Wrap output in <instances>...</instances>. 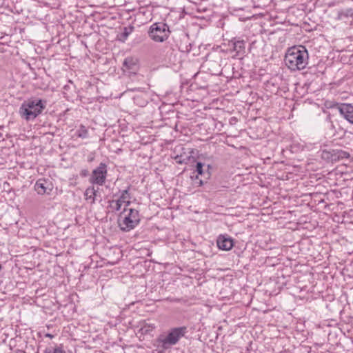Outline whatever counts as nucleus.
Instances as JSON below:
<instances>
[{
    "mask_svg": "<svg viewBox=\"0 0 353 353\" xmlns=\"http://www.w3.org/2000/svg\"><path fill=\"white\" fill-rule=\"evenodd\" d=\"M350 157V154L348 152L339 149L324 150L321 152V158L328 162H336L349 159Z\"/></svg>",
    "mask_w": 353,
    "mask_h": 353,
    "instance_id": "obj_6",
    "label": "nucleus"
},
{
    "mask_svg": "<svg viewBox=\"0 0 353 353\" xmlns=\"http://www.w3.org/2000/svg\"><path fill=\"white\" fill-rule=\"evenodd\" d=\"M131 201L130 199H127L123 204H124V208H128V207L130 205Z\"/></svg>",
    "mask_w": 353,
    "mask_h": 353,
    "instance_id": "obj_21",
    "label": "nucleus"
},
{
    "mask_svg": "<svg viewBox=\"0 0 353 353\" xmlns=\"http://www.w3.org/2000/svg\"><path fill=\"white\" fill-rule=\"evenodd\" d=\"M122 204L118 200H112L110 201V206L116 211L121 210Z\"/></svg>",
    "mask_w": 353,
    "mask_h": 353,
    "instance_id": "obj_18",
    "label": "nucleus"
},
{
    "mask_svg": "<svg viewBox=\"0 0 353 353\" xmlns=\"http://www.w3.org/2000/svg\"><path fill=\"white\" fill-rule=\"evenodd\" d=\"M47 181L44 179H39L34 185V189L39 194H44L47 192L48 188L46 186Z\"/></svg>",
    "mask_w": 353,
    "mask_h": 353,
    "instance_id": "obj_12",
    "label": "nucleus"
},
{
    "mask_svg": "<svg viewBox=\"0 0 353 353\" xmlns=\"http://www.w3.org/2000/svg\"><path fill=\"white\" fill-rule=\"evenodd\" d=\"M203 163H201V162H197L196 163V171L198 173V174H199V175L205 174V173L203 172Z\"/></svg>",
    "mask_w": 353,
    "mask_h": 353,
    "instance_id": "obj_19",
    "label": "nucleus"
},
{
    "mask_svg": "<svg viewBox=\"0 0 353 353\" xmlns=\"http://www.w3.org/2000/svg\"><path fill=\"white\" fill-rule=\"evenodd\" d=\"M97 192V190H95L93 186L88 187L84 192V196L85 200H90L91 203H94Z\"/></svg>",
    "mask_w": 353,
    "mask_h": 353,
    "instance_id": "obj_13",
    "label": "nucleus"
},
{
    "mask_svg": "<svg viewBox=\"0 0 353 353\" xmlns=\"http://www.w3.org/2000/svg\"><path fill=\"white\" fill-rule=\"evenodd\" d=\"M170 34L169 26L163 22L153 23L149 28L148 36L155 42H163Z\"/></svg>",
    "mask_w": 353,
    "mask_h": 353,
    "instance_id": "obj_5",
    "label": "nucleus"
},
{
    "mask_svg": "<svg viewBox=\"0 0 353 353\" xmlns=\"http://www.w3.org/2000/svg\"><path fill=\"white\" fill-rule=\"evenodd\" d=\"M44 353H65V352H64L62 345H61L54 348H52V347L47 348L45 350Z\"/></svg>",
    "mask_w": 353,
    "mask_h": 353,
    "instance_id": "obj_17",
    "label": "nucleus"
},
{
    "mask_svg": "<svg viewBox=\"0 0 353 353\" xmlns=\"http://www.w3.org/2000/svg\"><path fill=\"white\" fill-rule=\"evenodd\" d=\"M133 30L134 27L132 26L125 27L121 35V39L125 41L128 38V37L132 32Z\"/></svg>",
    "mask_w": 353,
    "mask_h": 353,
    "instance_id": "obj_16",
    "label": "nucleus"
},
{
    "mask_svg": "<svg viewBox=\"0 0 353 353\" xmlns=\"http://www.w3.org/2000/svg\"><path fill=\"white\" fill-rule=\"evenodd\" d=\"M107 176V165L104 163H101L96 168L92 173L90 178V182L92 184H97L103 185Z\"/></svg>",
    "mask_w": 353,
    "mask_h": 353,
    "instance_id": "obj_7",
    "label": "nucleus"
},
{
    "mask_svg": "<svg viewBox=\"0 0 353 353\" xmlns=\"http://www.w3.org/2000/svg\"><path fill=\"white\" fill-rule=\"evenodd\" d=\"M88 174H89V172L86 169H83L80 172V176H82V177L87 176L88 175Z\"/></svg>",
    "mask_w": 353,
    "mask_h": 353,
    "instance_id": "obj_20",
    "label": "nucleus"
},
{
    "mask_svg": "<svg viewBox=\"0 0 353 353\" xmlns=\"http://www.w3.org/2000/svg\"><path fill=\"white\" fill-rule=\"evenodd\" d=\"M46 101L42 99H28L19 108V114L26 121L33 120L46 108Z\"/></svg>",
    "mask_w": 353,
    "mask_h": 353,
    "instance_id": "obj_3",
    "label": "nucleus"
},
{
    "mask_svg": "<svg viewBox=\"0 0 353 353\" xmlns=\"http://www.w3.org/2000/svg\"><path fill=\"white\" fill-rule=\"evenodd\" d=\"M129 190H130V187H128L127 189L125 190H123L121 192V195L119 196V198L117 199L122 205L123 203L127 200V199H131V196H130V194L129 192Z\"/></svg>",
    "mask_w": 353,
    "mask_h": 353,
    "instance_id": "obj_14",
    "label": "nucleus"
},
{
    "mask_svg": "<svg viewBox=\"0 0 353 353\" xmlns=\"http://www.w3.org/2000/svg\"><path fill=\"white\" fill-rule=\"evenodd\" d=\"M2 137V134L0 132V137Z\"/></svg>",
    "mask_w": 353,
    "mask_h": 353,
    "instance_id": "obj_25",
    "label": "nucleus"
},
{
    "mask_svg": "<svg viewBox=\"0 0 353 353\" xmlns=\"http://www.w3.org/2000/svg\"><path fill=\"white\" fill-rule=\"evenodd\" d=\"M2 267H1V265L0 264V270H1Z\"/></svg>",
    "mask_w": 353,
    "mask_h": 353,
    "instance_id": "obj_24",
    "label": "nucleus"
},
{
    "mask_svg": "<svg viewBox=\"0 0 353 353\" xmlns=\"http://www.w3.org/2000/svg\"><path fill=\"white\" fill-rule=\"evenodd\" d=\"M140 222L137 210L124 208L118 218L119 227L123 232H129L137 227Z\"/></svg>",
    "mask_w": 353,
    "mask_h": 353,
    "instance_id": "obj_4",
    "label": "nucleus"
},
{
    "mask_svg": "<svg viewBox=\"0 0 353 353\" xmlns=\"http://www.w3.org/2000/svg\"><path fill=\"white\" fill-rule=\"evenodd\" d=\"M309 55L307 49L303 46L290 48L285 56L286 66L292 71L301 70L307 66Z\"/></svg>",
    "mask_w": 353,
    "mask_h": 353,
    "instance_id": "obj_1",
    "label": "nucleus"
},
{
    "mask_svg": "<svg viewBox=\"0 0 353 353\" xmlns=\"http://www.w3.org/2000/svg\"><path fill=\"white\" fill-rule=\"evenodd\" d=\"M188 333L186 326L170 328L166 335H160L157 339L158 346L163 350H169L176 345L179 341Z\"/></svg>",
    "mask_w": 353,
    "mask_h": 353,
    "instance_id": "obj_2",
    "label": "nucleus"
},
{
    "mask_svg": "<svg viewBox=\"0 0 353 353\" xmlns=\"http://www.w3.org/2000/svg\"><path fill=\"white\" fill-rule=\"evenodd\" d=\"M233 51L236 52V57H243L245 53V42L244 40L232 41Z\"/></svg>",
    "mask_w": 353,
    "mask_h": 353,
    "instance_id": "obj_10",
    "label": "nucleus"
},
{
    "mask_svg": "<svg viewBox=\"0 0 353 353\" xmlns=\"http://www.w3.org/2000/svg\"><path fill=\"white\" fill-rule=\"evenodd\" d=\"M339 113L350 123L353 124V105L350 103H342L338 107Z\"/></svg>",
    "mask_w": 353,
    "mask_h": 353,
    "instance_id": "obj_9",
    "label": "nucleus"
},
{
    "mask_svg": "<svg viewBox=\"0 0 353 353\" xmlns=\"http://www.w3.org/2000/svg\"><path fill=\"white\" fill-rule=\"evenodd\" d=\"M46 337L52 339L54 337V336L52 334L48 333V334H46Z\"/></svg>",
    "mask_w": 353,
    "mask_h": 353,
    "instance_id": "obj_23",
    "label": "nucleus"
},
{
    "mask_svg": "<svg viewBox=\"0 0 353 353\" xmlns=\"http://www.w3.org/2000/svg\"><path fill=\"white\" fill-rule=\"evenodd\" d=\"M123 67L125 68L124 70L130 71L135 70L137 68V59L132 57H126L123 61Z\"/></svg>",
    "mask_w": 353,
    "mask_h": 353,
    "instance_id": "obj_11",
    "label": "nucleus"
},
{
    "mask_svg": "<svg viewBox=\"0 0 353 353\" xmlns=\"http://www.w3.org/2000/svg\"><path fill=\"white\" fill-rule=\"evenodd\" d=\"M176 161L179 163H182L183 161L181 160V157L176 156L175 157Z\"/></svg>",
    "mask_w": 353,
    "mask_h": 353,
    "instance_id": "obj_22",
    "label": "nucleus"
},
{
    "mask_svg": "<svg viewBox=\"0 0 353 353\" xmlns=\"http://www.w3.org/2000/svg\"><path fill=\"white\" fill-rule=\"evenodd\" d=\"M216 244L220 250L228 251L234 246L233 239L226 235H219L216 240Z\"/></svg>",
    "mask_w": 353,
    "mask_h": 353,
    "instance_id": "obj_8",
    "label": "nucleus"
},
{
    "mask_svg": "<svg viewBox=\"0 0 353 353\" xmlns=\"http://www.w3.org/2000/svg\"><path fill=\"white\" fill-rule=\"evenodd\" d=\"M77 135L80 138L86 139L88 137V130L84 125H81L77 130Z\"/></svg>",
    "mask_w": 353,
    "mask_h": 353,
    "instance_id": "obj_15",
    "label": "nucleus"
}]
</instances>
